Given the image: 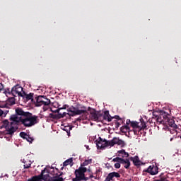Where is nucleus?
I'll return each mask as SVG.
<instances>
[{
  "label": "nucleus",
  "mask_w": 181,
  "mask_h": 181,
  "mask_svg": "<svg viewBox=\"0 0 181 181\" xmlns=\"http://www.w3.org/2000/svg\"><path fill=\"white\" fill-rule=\"evenodd\" d=\"M146 172L150 173V175H157L158 173V167L156 165H150L148 168Z\"/></svg>",
  "instance_id": "9b49d317"
},
{
  "label": "nucleus",
  "mask_w": 181,
  "mask_h": 181,
  "mask_svg": "<svg viewBox=\"0 0 181 181\" xmlns=\"http://www.w3.org/2000/svg\"><path fill=\"white\" fill-rule=\"evenodd\" d=\"M35 100L37 107H41V105H43L44 107H49L50 105V100L44 96L40 95L35 98Z\"/></svg>",
  "instance_id": "39448f33"
},
{
  "label": "nucleus",
  "mask_w": 181,
  "mask_h": 181,
  "mask_svg": "<svg viewBox=\"0 0 181 181\" xmlns=\"http://www.w3.org/2000/svg\"><path fill=\"white\" fill-rule=\"evenodd\" d=\"M103 119H105L106 121H108V122H110V121H112V119L108 111L105 112Z\"/></svg>",
  "instance_id": "dca6fc26"
},
{
  "label": "nucleus",
  "mask_w": 181,
  "mask_h": 181,
  "mask_svg": "<svg viewBox=\"0 0 181 181\" xmlns=\"http://www.w3.org/2000/svg\"><path fill=\"white\" fill-rule=\"evenodd\" d=\"M30 168V164H25L24 165V168L25 169H29Z\"/></svg>",
  "instance_id": "b1692460"
},
{
  "label": "nucleus",
  "mask_w": 181,
  "mask_h": 181,
  "mask_svg": "<svg viewBox=\"0 0 181 181\" xmlns=\"http://www.w3.org/2000/svg\"><path fill=\"white\" fill-rule=\"evenodd\" d=\"M131 160H132L133 163L136 165L138 166L139 165V158L138 156H134V157H131Z\"/></svg>",
  "instance_id": "a211bd4d"
},
{
  "label": "nucleus",
  "mask_w": 181,
  "mask_h": 181,
  "mask_svg": "<svg viewBox=\"0 0 181 181\" xmlns=\"http://www.w3.org/2000/svg\"><path fill=\"white\" fill-rule=\"evenodd\" d=\"M163 115H165V117H166L168 114H166V112H163Z\"/></svg>",
  "instance_id": "2f4dec72"
},
{
  "label": "nucleus",
  "mask_w": 181,
  "mask_h": 181,
  "mask_svg": "<svg viewBox=\"0 0 181 181\" xmlns=\"http://www.w3.org/2000/svg\"><path fill=\"white\" fill-rule=\"evenodd\" d=\"M119 156H122V158H128L129 154L125 151V150H120L118 151Z\"/></svg>",
  "instance_id": "f3484780"
},
{
  "label": "nucleus",
  "mask_w": 181,
  "mask_h": 181,
  "mask_svg": "<svg viewBox=\"0 0 181 181\" xmlns=\"http://www.w3.org/2000/svg\"><path fill=\"white\" fill-rule=\"evenodd\" d=\"M2 90H4V85L0 83V91H2Z\"/></svg>",
  "instance_id": "393cba45"
},
{
  "label": "nucleus",
  "mask_w": 181,
  "mask_h": 181,
  "mask_svg": "<svg viewBox=\"0 0 181 181\" xmlns=\"http://www.w3.org/2000/svg\"><path fill=\"white\" fill-rule=\"evenodd\" d=\"M93 163V159L91 158H88L87 160H85L83 163L81 164V168H84L85 166H87L88 165H90V163Z\"/></svg>",
  "instance_id": "2eb2a0df"
},
{
  "label": "nucleus",
  "mask_w": 181,
  "mask_h": 181,
  "mask_svg": "<svg viewBox=\"0 0 181 181\" xmlns=\"http://www.w3.org/2000/svg\"><path fill=\"white\" fill-rule=\"evenodd\" d=\"M104 181H111V180H109V179L107 178V177H106V178H105V180Z\"/></svg>",
  "instance_id": "c85d7f7f"
},
{
  "label": "nucleus",
  "mask_w": 181,
  "mask_h": 181,
  "mask_svg": "<svg viewBox=\"0 0 181 181\" xmlns=\"http://www.w3.org/2000/svg\"><path fill=\"white\" fill-rule=\"evenodd\" d=\"M107 177L109 180H112V179H114V177H121V175L118 173L113 172V173H109L108 175L107 176Z\"/></svg>",
  "instance_id": "f8f14e48"
},
{
  "label": "nucleus",
  "mask_w": 181,
  "mask_h": 181,
  "mask_svg": "<svg viewBox=\"0 0 181 181\" xmlns=\"http://www.w3.org/2000/svg\"><path fill=\"white\" fill-rule=\"evenodd\" d=\"M5 176H6V177H8V175H5L4 176V175H1V177H5Z\"/></svg>",
  "instance_id": "7c9ffc66"
},
{
  "label": "nucleus",
  "mask_w": 181,
  "mask_h": 181,
  "mask_svg": "<svg viewBox=\"0 0 181 181\" xmlns=\"http://www.w3.org/2000/svg\"><path fill=\"white\" fill-rule=\"evenodd\" d=\"M5 138H6V141H10V139H11V137H6V136H5Z\"/></svg>",
  "instance_id": "cd10ccee"
},
{
  "label": "nucleus",
  "mask_w": 181,
  "mask_h": 181,
  "mask_svg": "<svg viewBox=\"0 0 181 181\" xmlns=\"http://www.w3.org/2000/svg\"><path fill=\"white\" fill-rule=\"evenodd\" d=\"M11 93L14 97H22L25 92L23 91V88L19 85H16L11 90Z\"/></svg>",
  "instance_id": "423d86ee"
},
{
  "label": "nucleus",
  "mask_w": 181,
  "mask_h": 181,
  "mask_svg": "<svg viewBox=\"0 0 181 181\" xmlns=\"http://www.w3.org/2000/svg\"><path fill=\"white\" fill-rule=\"evenodd\" d=\"M96 145L98 149H104L105 148H111L115 145H119V146L124 147L125 142L118 137H114L110 141H107L105 139L99 137L96 141Z\"/></svg>",
  "instance_id": "7ed1b4c3"
},
{
  "label": "nucleus",
  "mask_w": 181,
  "mask_h": 181,
  "mask_svg": "<svg viewBox=\"0 0 181 181\" xmlns=\"http://www.w3.org/2000/svg\"><path fill=\"white\" fill-rule=\"evenodd\" d=\"M88 109L90 119H93V121H98L101 117V115H100V113H98V112L95 111L94 109H90V107H88Z\"/></svg>",
  "instance_id": "6e6552de"
},
{
  "label": "nucleus",
  "mask_w": 181,
  "mask_h": 181,
  "mask_svg": "<svg viewBox=\"0 0 181 181\" xmlns=\"http://www.w3.org/2000/svg\"><path fill=\"white\" fill-rule=\"evenodd\" d=\"M21 97L25 98L26 100V101H30V100L32 101V103H33V93L26 94L24 93L23 95Z\"/></svg>",
  "instance_id": "ddd939ff"
},
{
  "label": "nucleus",
  "mask_w": 181,
  "mask_h": 181,
  "mask_svg": "<svg viewBox=\"0 0 181 181\" xmlns=\"http://www.w3.org/2000/svg\"><path fill=\"white\" fill-rule=\"evenodd\" d=\"M62 175L63 173H59L57 168H45L40 175L34 176L28 181H63V177H60Z\"/></svg>",
  "instance_id": "f03ea898"
},
{
  "label": "nucleus",
  "mask_w": 181,
  "mask_h": 181,
  "mask_svg": "<svg viewBox=\"0 0 181 181\" xmlns=\"http://www.w3.org/2000/svg\"><path fill=\"white\" fill-rule=\"evenodd\" d=\"M115 168L116 169H119V168H121V163H119V162L116 163L115 164Z\"/></svg>",
  "instance_id": "4be33fe9"
},
{
  "label": "nucleus",
  "mask_w": 181,
  "mask_h": 181,
  "mask_svg": "<svg viewBox=\"0 0 181 181\" xmlns=\"http://www.w3.org/2000/svg\"><path fill=\"white\" fill-rule=\"evenodd\" d=\"M28 134L25 132H21L20 133V136H21V138H23V139H26V138H28Z\"/></svg>",
  "instance_id": "aec40b11"
},
{
  "label": "nucleus",
  "mask_w": 181,
  "mask_h": 181,
  "mask_svg": "<svg viewBox=\"0 0 181 181\" xmlns=\"http://www.w3.org/2000/svg\"><path fill=\"white\" fill-rule=\"evenodd\" d=\"M4 114L5 115H6V114H8V111L4 112V110H2L0 109V117H2V115H4Z\"/></svg>",
  "instance_id": "5701e85b"
},
{
  "label": "nucleus",
  "mask_w": 181,
  "mask_h": 181,
  "mask_svg": "<svg viewBox=\"0 0 181 181\" xmlns=\"http://www.w3.org/2000/svg\"><path fill=\"white\" fill-rule=\"evenodd\" d=\"M170 141H173V138H171V139H170Z\"/></svg>",
  "instance_id": "473e14b6"
},
{
  "label": "nucleus",
  "mask_w": 181,
  "mask_h": 181,
  "mask_svg": "<svg viewBox=\"0 0 181 181\" xmlns=\"http://www.w3.org/2000/svg\"><path fill=\"white\" fill-rule=\"evenodd\" d=\"M132 125L134 128V132L135 135H138V132H139V131H141V128H146V124L145 123L142 124L141 127H139V125L136 122L132 123Z\"/></svg>",
  "instance_id": "9d476101"
},
{
  "label": "nucleus",
  "mask_w": 181,
  "mask_h": 181,
  "mask_svg": "<svg viewBox=\"0 0 181 181\" xmlns=\"http://www.w3.org/2000/svg\"><path fill=\"white\" fill-rule=\"evenodd\" d=\"M113 162H119L122 165H124L126 169H128V168L131 166V163L129 162V159H124L122 158L117 157V158H113Z\"/></svg>",
  "instance_id": "0eeeda50"
},
{
  "label": "nucleus",
  "mask_w": 181,
  "mask_h": 181,
  "mask_svg": "<svg viewBox=\"0 0 181 181\" xmlns=\"http://www.w3.org/2000/svg\"><path fill=\"white\" fill-rule=\"evenodd\" d=\"M12 175L13 176H16V175H18V171H13Z\"/></svg>",
  "instance_id": "a878e982"
},
{
  "label": "nucleus",
  "mask_w": 181,
  "mask_h": 181,
  "mask_svg": "<svg viewBox=\"0 0 181 181\" xmlns=\"http://www.w3.org/2000/svg\"><path fill=\"white\" fill-rule=\"evenodd\" d=\"M12 104H15V101H13V102L12 103Z\"/></svg>",
  "instance_id": "72a5a7b5"
},
{
  "label": "nucleus",
  "mask_w": 181,
  "mask_h": 181,
  "mask_svg": "<svg viewBox=\"0 0 181 181\" xmlns=\"http://www.w3.org/2000/svg\"><path fill=\"white\" fill-rule=\"evenodd\" d=\"M85 147L86 148V149H88V150H89L90 148H89V146H87V145H85Z\"/></svg>",
  "instance_id": "c756f323"
},
{
  "label": "nucleus",
  "mask_w": 181,
  "mask_h": 181,
  "mask_svg": "<svg viewBox=\"0 0 181 181\" xmlns=\"http://www.w3.org/2000/svg\"><path fill=\"white\" fill-rule=\"evenodd\" d=\"M85 172H88L90 176L89 179H93L94 176H93V173H91V169L86 168V167H79L78 169L75 170L76 177L73 179V181H81L84 180L85 177Z\"/></svg>",
  "instance_id": "20e7f679"
},
{
  "label": "nucleus",
  "mask_w": 181,
  "mask_h": 181,
  "mask_svg": "<svg viewBox=\"0 0 181 181\" xmlns=\"http://www.w3.org/2000/svg\"><path fill=\"white\" fill-rule=\"evenodd\" d=\"M67 108V105H64L62 107H59L56 111L58 112L60 118H63V117H66V112H63V114L60 113V110H66Z\"/></svg>",
  "instance_id": "4468645a"
},
{
  "label": "nucleus",
  "mask_w": 181,
  "mask_h": 181,
  "mask_svg": "<svg viewBox=\"0 0 181 181\" xmlns=\"http://www.w3.org/2000/svg\"><path fill=\"white\" fill-rule=\"evenodd\" d=\"M44 110L46 111V109H45V107H44Z\"/></svg>",
  "instance_id": "f704fd0d"
},
{
  "label": "nucleus",
  "mask_w": 181,
  "mask_h": 181,
  "mask_svg": "<svg viewBox=\"0 0 181 181\" xmlns=\"http://www.w3.org/2000/svg\"><path fill=\"white\" fill-rule=\"evenodd\" d=\"M81 114H87V110L73 108L69 111V115H81Z\"/></svg>",
  "instance_id": "1a4fd4ad"
},
{
  "label": "nucleus",
  "mask_w": 181,
  "mask_h": 181,
  "mask_svg": "<svg viewBox=\"0 0 181 181\" xmlns=\"http://www.w3.org/2000/svg\"><path fill=\"white\" fill-rule=\"evenodd\" d=\"M26 141H28V142H30V144H32V142H33V138L29 136V135L28 136V137H26Z\"/></svg>",
  "instance_id": "412c9836"
},
{
  "label": "nucleus",
  "mask_w": 181,
  "mask_h": 181,
  "mask_svg": "<svg viewBox=\"0 0 181 181\" xmlns=\"http://www.w3.org/2000/svg\"><path fill=\"white\" fill-rule=\"evenodd\" d=\"M171 127H172L173 128H176V124H175V123L172 124H171Z\"/></svg>",
  "instance_id": "bb28decb"
},
{
  "label": "nucleus",
  "mask_w": 181,
  "mask_h": 181,
  "mask_svg": "<svg viewBox=\"0 0 181 181\" xmlns=\"http://www.w3.org/2000/svg\"><path fill=\"white\" fill-rule=\"evenodd\" d=\"M16 115L10 117V121L4 120L2 122L1 128H5L8 135H12L18 129V122H22L24 127H33L37 124V116L33 115L28 112H23L22 109H16Z\"/></svg>",
  "instance_id": "f257e3e1"
},
{
  "label": "nucleus",
  "mask_w": 181,
  "mask_h": 181,
  "mask_svg": "<svg viewBox=\"0 0 181 181\" xmlns=\"http://www.w3.org/2000/svg\"><path fill=\"white\" fill-rule=\"evenodd\" d=\"M73 163V158H69L65 160L63 163L64 166H68V165H71Z\"/></svg>",
  "instance_id": "6ab92c4d"
}]
</instances>
